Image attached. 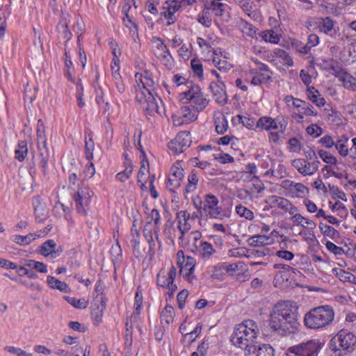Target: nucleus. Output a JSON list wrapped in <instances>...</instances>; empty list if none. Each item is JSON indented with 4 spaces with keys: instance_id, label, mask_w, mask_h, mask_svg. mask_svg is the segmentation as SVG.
<instances>
[{
    "instance_id": "f257e3e1",
    "label": "nucleus",
    "mask_w": 356,
    "mask_h": 356,
    "mask_svg": "<svg viewBox=\"0 0 356 356\" xmlns=\"http://www.w3.org/2000/svg\"><path fill=\"white\" fill-rule=\"evenodd\" d=\"M298 310L295 302L284 301L277 303L270 313V329L282 336L295 333L300 325Z\"/></svg>"
},
{
    "instance_id": "f03ea898",
    "label": "nucleus",
    "mask_w": 356,
    "mask_h": 356,
    "mask_svg": "<svg viewBox=\"0 0 356 356\" xmlns=\"http://www.w3.org/2000/svg\"><path fill=\"white\" fill-rule=\"evenodd\" d=\"M259 329L252 320H245L236 325L234 333L232 335L231 341L232 343L246 352L249 348L254 345L257 337Z\"/></svg>"
},
{
    "instance_id": "7ed1b4c3",
    "label": "nucleus",
    "mask_w": 356,
    "mask_h": 356,
    "mask_svg": "<svg viewBox=\"0 0 356 356\" xmlns=\"http://www.w3.org/2000/svg\"><path fill=\"white\" fill-rule=\"evenodd\" d=\"M334 312L330 305L315 307L307 312L304 323L310 329H318L329 325L334 319Z\"/></svg>"
},
{
    "instance_id": "20e7f679",
    "label": "nucleus",
    "mask_w": 356,
    "mask_h": 356,
    "mask_svg": "<svg viewBox=\"0 0 356 356\" xmlns=\"http://www.w3.org/2000/svg\"><path fill=\"white\" fill-rule=\"evenodd\" d=\"M356 345V336L346 330H340L329 342V348L334 356H343L353 351Z\"/></svg>"
},
{
    "instance_id": "39448f33",
    "label": "nucleus",
    "mask_w": 356,
    "mask_h": 356,
    "mask_svg": "<svg viewBox=\"0 0 356 356\" xmlns=\"http://www.w3.org/2000/svg\"><path fill=\"white\" fill-rule=\"evenodd\" d=\"M151 90H146L147 93L145 91L137 92L136 98L141 104L147 116L152 115L154 112L162 115L165 112L162 100L158 97L156 92H152Z\"/></svg>"
},
{
    "instance_id": "423d86ee",
    "label": "nucleus",
    "mask_w": 356,
    "mask_h": 356,
    "mask_svg": "<svg viewBox=\"0 0 356 356\" xmlns=\"http://www.w3.org/2000/svg\"><path fill=\"white\" fill-rule=\"evenodd\" d=\"M180 97L184 103L191 102L195 112L202 111L209 103V99L197 85L192 87L191 90L182 91Z\"/></svg>"
},
{
    "instance_id": "0eeeda50",
    "label": "nucleus",
    "mask_w": 356,
    "mask_h": 356,
    "mask_svg": "<svg viewBox=\"0 0 356 356\" xmlns=\"http://www.w3.org/2000/svg\"><path fill=\"white\" fill-rule=\"evenodd\" d=\"M322 346L323 343L319 339H311L289 347L286 355L288 356H318Z\"/></svg>"
},
{
    "instance_id": "6e6552de",
    "label": "nucleus",
    "mask_w": 356,
    "mask_h": 356,
    "mask_svg": "<svg viewBox=\"0 0 356 356\" xmlns=\"http://www.w3.org/2000/svg\"><path fill=\"white\" fill-rule=\"evenodd\" d=\"M93 193L86 186H79L74 193L73 200L77 212L81 216H86Z\"/></svg>"
},
{
    "instance_id": "1a4fd4ad",
    "label": "nucleus",
    "mask_w": 356,
    "mask_h": 356,
    "mask_svg": "<svg viewBox=\"0 0 356 356\" xmlns=\"http://www.w3.org/2000/svg\"><path fill=\"white\" fill-rule=\"evenodd\" d=\"M177 269L174 266H172L168 273L162 269L157 275L156 283L158 286L168 289L170 296L177 290V285L174 284Z\"/></svg>"
},
{
    "instance_id": "9d476101",
    "label": "nucleus",
    "mask_w": 356,
    "mask_h": 356,
    "mask_svg": "<svg viewBox=\"0 0 356 356\" xmlns=\"http://www.w3.org/2000/svg\"><path fill=\"white\" fill-rule=\"evenodd\" d=\"M218 198L212 194H207L204 196L202 212L206 216L212 218L222 219L225 215L222 213L221 209L218 206Z\"/></svg>"
},
{
    "instance_id": "9b49d317",
    "label": "nucleus",
    "mask_w": 356,
    "mask_h": 356,
    "mask_svg": "<svg viewBox=\"0 0 356 356\" xmlns=\"http://www.w3.org/2000/svg\"><path fill=\"white\" fill-rule=\"evenodd\" d=\"M191 144V137L188 131L179 132L175 138L168 144V149L173 154L183 152Z\"/></svg>"
},
{
    "instance_id": "f8f14e48",
    "label": "nucleus",
    "mask_w": 356,
    "mask_h": 356,
    "mask_svg": "<svg viewBox=\"0 0 356 356\" xmlns=\"http://www.w3.org/2000/svg\"><path fill=\"white\" fill-rule=\"evenodd\" d=\"M106 307L105 296L96 295L94 297L91 317L95 325H98L102 320L104 311Z\"/></svg>"
},
{
    "instance_id": "ddd939ff",
    "label": "nucleus",
    "mask_w": 356,
    "mask_h": 356,
    "mask_svg": "<svg viewBox=\"0 0 356 356\" xmlns=\"http://www.w3.org/2000/svg\"><path fill=\"white\" fill-rule=\"evenodd\" d=\"M191 220V214L186 210L180 211L176 215V220L177 221V228L181 234L179 237V239H182L186 233H187L191 228V225L189 222Z\"/></svg>"
},
{
    "instance_id": "4468645a",
    "label": "nucleus",
    "mask_w": 356,
    "mask_h": 356,
    "mask_svg": "<svg viewBox=\"0 0 356 356\" xmlns=\"http://www.w3.org/2000/svg\"><path fill=\"white\" fill-rule=\"evenodd\" d=\"M225 88L224 83H216L215 81L211 82L209 86L213 97L216 102L220 105H225L227 103V95Z\"/></svg>"
},
{
    "instance_id": "2eb2a0df",
    "label": "nucleus",
    "mask_w": 356,
    "mask_h": 356,
    "mask_svg": "<svg viewBox=\"0 0 356 356\" xmlns=\"http://www.w3.org/2000/svg\"><path fill=\"white\" fill-rule=\"evenodd\" d=\"M195 263V259L189 256L185 258L184 261H178L180 273H183L184 276L186 277L189 282H191L193 279H196V277L193 275Z\"/></svg>"
},
{
    "instance_id": "dca6fc26",
    "label": "nucleus",
    "mask_w": 356,
    "mask_h": 356,
    "mask_svg": "<svg viewBox=\"0 0 356 356\" xmlns=\"http://www.w3.org/2000/svg\"><path fill=\"white\" fill-rule=\"evenodd\" d=\"M248 356H274V349L269 344L257 343L247 351Z\"/></svg>"
},
{
    "instance_id": "f3484780",
    "label": "nucleus",
    "mask_w": 356,
    "mask_h": 356,
    "mask_svg": "<svg viewBox=\"0 0 356 356\" xmlns=\"http://www.w3.org/2000/svg\"><path fill=\"white\" fill-rule=\"evenodd\" d=\"M336 22L330 17L316 18L315 25L320 33L330 34L335 31Z\"/></svg>"
},
{
    "instance_id": "a211bd4d",
    "label": "nucleus",
    "mask_w": 356,
    "mask_h": 356,
    "mask_svg": "<svg viewBox=\"0 0 356 356\" xmlns=\"http://www.w3.org/2000/svg\"><path fill=\"white\" fill-rule=\"evenodd\" d=\"M56 248V244L54 240H47L41 246L40 253L44 257L51 256L52 258H56L63 252V248L60 246L58 248Z\"/></svg>"
},
{
    "instance_id": "6ab92c4d",
    "label": "nucleus",
    "mask_w": 356,
    "mask_h": 356,
    "mask_svg": "<svg viewBox=\"0 0 356 356\" xmlns=\"http://www.w3.org/2000/svg\"><path fill=\"white\" fill-rule=\"evenodd\" d=\"M136 81L139 80L143 86V89L140 88L139 90L136 91L137 92H140V91H145L146 92V90H149L152 89V92H155L154 86L155 82L154 81L151 73L148 71H145L143 74L136 73L135 75Z\"/></svg>"
},
{
    "instance_id": "aec40b11",
    "label": "nucleus",
    "mask_w": 356,
    "mask_h": 356,
    "mask_svg": "<svg viewBox=\"0 0 356 356\" xmlns=\"http://www.w3.org/2000/svg\"><path fill=\"white\" fill-rule=\"evenodd\" d=\"M38 165L41 168L44 177H46L47 175V165L49 160V151L47 145L39 146L38 147Z\"/></svg>"
},
{
    "instance_id": "412c9836",
    "label": "nucleus",
    "mask_w": 356,
    "mask_h": 356,
    "mask_svg": "<svg viewBox=\"0 0 356 356\" xmlns=\"http://www.w3.org/2000/svg\"><path fill=\"white\" fill-rule=\"evenodd\" d=\"M257 127H260L266 130L278 129L281 134H283L286 129V126L282 124L279 125L275 119L269 117L260 118L257 122Z\"/></svg>"
},
{
    "instance_id": "4be33fe9",
    "label": "nucleus",
    "mask_w": 356,
    "mask_h": 356,
    "mask_svg": "<svg viewBox=\"0 0 356 356\" xmlns=\"http://www.w3.org/2000/svg\"><path fill=\"white\" fill-rule=\"evenodd\" d=\"M248 243L252 247H261L273 244L274 238L270 236L257 234L250 237Z\"/></svg>"
},
{
    "instance_id": "5701e85b",
    "label": "nucleus",
    "mask_w": 356,
    "mask_h": 356,
    "mask_svg": "<svg viewBox=\"0 0 356 356\" xmlns=\"http://www.w3.org/2000/svg\"><path fill=\"white\" fill-rule=\"evenodd\" d=\"M207 6H208V8L213 11L214 15L216 16H218L222 17V19L225 18V6L226 5L225 3H220V2H216L214 0H207L206 1Z\"/></svg>"
},
{
    "instance_id": "b1692460",
    "label": "nucleus",
    "mask_w": 356,
    "mask_h": 356,
    "mask_svg": "<svg viewBox=\"0 0 356 356\" xmlns=\"http://www.w3.org/2000/svg\"><path fill=\"white\" fill-rule=\"evenodd\" d=\"M339 80L342 82L346 88L353 91L356 90V78L346 72H340L338 75Z\"/></svg>"
},
{
    "instance_id": "393cba45",
    "label": "nucleus",
    "mask_w": 356,
    "mask_h": 356,
    "mask_svg": "<svg viewBox=\"0 0 356 356\" xmlns=\"http://www.w3.org/2000/svg\"><path fill=\"white\" fill-rule=\"evenodd\" d=\"M172 81L176 87L180 88L183 91L191 90V88L195 86L193 81H188L185 77L179 74L174 75Z\"/></svg>"
},
{
    "instance_id": "a878e982",
    "label": "nucleus",
    "mask_w": 356,
    "mask_h": 356,
    "mask_svg": "<svg viewBox=\"0 0 356 356\" xmlns=\"http://www.w3.org/2000/svg\"><path fill=\"white\" fill-rule=\"evenodd\" d=\"M319 229L324 236H327L334 241L340 238L339 232L330 225L320 222Z\"/></svg>"
},
{
    "instance_id": "bb28decb",
    "label": "nucleus",
    "mask_w": 356,
    "mask_h": 356,
    "mask_svg": "<svg viewBox=\"0 0 356 356\" xmlns=\"http://www.w3.org/2000/svg\"><path fill=\"white\" fill-rule=\"evenodd\" d=\"M47 282L51 288L54 289H58L62 292H67L68 286L65 282H61L54 277L50 275L47 276Z\"/></svg>"
},
{
    "instance_id": "cd10ccee",
    "label": "nucleus",
    "mask_w": 356,
    "mask_h": 356,
    "mask_svg": "<svg viewBox=\"0 0 356 356\" xmlns=\"http://www.w3.org/2000/svg\"><path fill=\"white\" fill-rule=\"evenodd\" d=\"M119 71L120 67L115 70L114 67H112V78L114 81L116 89L119 93L122 94L125 91V86Z\"/></svg>"
},
{
    "instance_id": "c85d7f7f",
    "label": "nucleus",
    "mask_w": 356,
    "mask_h": 356,
    "mask_svg": "<svg viewBox=\"0 0 356 356\" xmlns=\"http://www.w3.org/2000/svg\"><path fill=\"white\" fill-rule=\"evenodd\" d=\"M348 141V138L343 136L341 138L337 140L335 143L334 147L338 150L339 154L341 156H346L350 153V148H348L346 143Z\"/></svg>"
},
{
    "instance_id": "c756f323",
    "label": "nucleus",
    "mask_w": 356,
    "mask_h": 356,
    "mask_svg": "<svg viewBox=\"0 0 356 356\" xmlns=\"http://www.w3.org/2000/svg\"><path fill=\"white\" fill-rule=\"evenodd\" d=\"M41 233L42 232L38 234L30 233L26 236L15 235L13 241L19 245H28L35 240L36 236L40 237Z\"/></svg>"
},
{
    "instance_id": "7c9ffc66",
    "label": "nucleus",
    "mask_w": 356,
    "mask_h": 356,
    "mask_svg": "<svg viewBox=\"0 0 356 356\" xmlns=\"http://www.w3.org/2000/svg\"><path fill=\"white\" fill-rule=\"evenodd\" d=\"M27 152L28 147L26 141L19 140L17 145V148L15 150V158L19 161H22L26 156Z\"/></svg>"
},
{
    "instance_id": "2f4dec72",
    "label": "nucleus",
    "mask_w": 356,
    "mask_h": 356,
    "mask_svg": "<svg viewBox=\"0 0 356 356\" xmlns=\"http://www.w3.org/2000/svg\"><path fill=\"white\" fill-rule=\"evenodd\" d=\"M198 22L205 27H209L211 25V17L210 15V10L205 3L202 14L198 16Z\"/></svg>"
},
{
    "instance_id": "473e14b6",
    "label": "nucleus",
    "mask_w": 356,
    "mask_h": 356,
    "mask_svg": "<svg viewBox=\"0 0 356 356\" xmlns=\"http://www.w3.org/2000/svg\"><path fill=\"white\" fill-rule=\"evenodd\" d=\"M158 40L161 41V42L156 47L157 51L155 52V55L161 61H165V60L168 61V56H170V51L163 42L161 41L159 38H158Z\"/></svg>"
},
{
    "instance_id": "72a5a7b5",
    "label": "nucleus",
    "mask_w": 356,
    "mask_h": 356,
    "mask_svg": "<svg viewBox=\"0 0 356 356\" xmlns=\"http://www.w3.org/2000/svg\"><path fill=\"white\" fill-rule=\"evenodd\" d=\"M175 310L171 305H166L161 314V321H165L167 324L172 323Z\"/></svg>"
},
{
    "instance_id": "f704fd0d",
    "label": "nucleus",
    "mask_w": 356,
    "mask_h": 356,
    "mask_svg": "<svg viewBox=\"0 0 356 356\" xmlns=\"http://www.w3.org/2000/svg\"><path fill=\"white\" fill-rule=\"evenodd\" d=\"M197 171L193 170L188 177V184L186 186L185 190L187 193L191 192L196 188L198 182Z\"/></svg>"
},
{
    "instance_id": "c9c22d12",
    "label": "nucleus",
    "mask_w": 356,
    "mask_h": 356,
    "mask_svg": "<svg viewBox=\"0 0 356 356\" xmlns=\"http://www.w3.org/2000/svg\"><path fill=\"white\" fill-rule=\"evenodd\" d=\"M180 115L184 118H185V120L186 121H193L197 119V112H195L193 110V107H190V106H183L181 108V110H180Z\"/></svg>"
},
{
    "instance_id": "e433bc0d",
    "label": "nucleus",
    "mask_w": 356,
    "mask_h": 356,
    "mask_svg": "<svg viewBox=\"0 0 356 356\" xmlns=\"http://www.w3.org/2000/svg\"><path fill=\"white\" fill-rule=\"evenodd\" d=\"M245 264L242 261L225 265L223 269L230 275H234L238 271L244 270Z\"/></svg>"
},
{
    "instance_id": "4c0bfd02",
    "label": "nucleus",
    "mask_w": 356,
    "mask_h": 356,
    "mask_svg": "<svg viewBox=\"0 0 356 356\" xmlns=\"http://www.w3.org/2000/svg\"><path fill=\"white\" fill-rule=\"evenodd\" d=\"M261 38L265 42H268L274 44H277L280 41V38L273 30H266L261 33Z\"/></svg>"
},
{
    "instance_id": "58836bf2",
    "label": "nucleus",
    "mask_w": 356,
    "mask_h": 356,
    "mask_svg": "<svg viewBox=\"0 0 356 356\" xmlns=\"http://www.w3.org/2000/svg\"><path fill=\"white\" fill-rule=\"evenodd\" d=\"M215 252L212 245L209 242H200V252L203 258H209Z\"/></svg>"
},
{
    "instance_id": "ea45409f",
    "label": "nucleus",
    "mask_w": 356,
    "mask_h": 356,
    "mask_svg": "<svg viewBox=\"0 0 356 356\" xmlns=\"http://www.w3.org/2000/svg\"><path fill=\"white\" fill-rule=\"evenodd\" d=\"M25 265L29 268H34L40 273H46L47 272V266L42 262L37 261L33 259L26 261Z\"/></svg>"
},
{
    "instance_id": "a19ab883",
    "label": "nucleus",
    "mask_w": 356,
    "mask_h": 356,
    "mask_svg": "<svg viewBox=\"0 0 356 356\" xmlns=\"http://www.w3.org/2000/svg\"><path fill=\"white\" fill-rule=\"evenodd\" d=\"M191 65L194 75L200 79L203 78V67L200 60L193 58L191 62Z\"/></svg>"
},
{
    "instance_id": "79ce46f5",
    "label": "nucleus",
    "mask_w": 356,
    "mask_h": 356,
    "mask_svg": "<svg viewBox=\"0 0 356 356\" xmlns=\"http://www.w3.org/2000/svg\"><path fill=\"white\" fill-rule=\"evenodd\" d=\"M132 172H133V165L131 164V162H129L127 163V165L126 166L125 169L118 173L116 175V178L122 181V182H124L126 180H127L129 177L131 176V175L132 174Z\"/></svg>"
},
{
    "instance_id": "37998d69",
    "label": "nucleus",
    "mask_w": 356,
    "mask_h": 356,
    "mask_svg": "<svg viewBox=\"0 0 356 356\" xmlns=\"http://www.w3.org/2000/svg\"><path fill=\"white\" fill-rule=\"evenodd\" d=\"M170 176L182 180L184 177V170L181 168V162H176L173 164L170 169Z\"/></svg>"
},
{
    "instance_id": "c03bdc74",
    "label": "nucleus",
    "mask_w": 356,
    "mask_h": 356,
    "mask_svg": "<svg viewBox=\"0 0 356 356\" xmlns=\"http://www.w3.org/2000/svg\"><path fill=\"white\" fill-rule=\"evenodd\" d=\"M318 154L320 158L327 164L334 165L337 163L336 157L325 150L320 149Z\"/></svg>"
},
{
    "instance_id": "a18cd8bd",
    "label": "nucleus",
    "mask_w": 356,
    "mask_h": 356,
    "mask_svg": "<svg viewBox=\"0 0 356 356\" xmlns=\"http://www.w3.org/2000/svg\"><path fill=\"white\" fill-rule=\"evenodd\" d=\"M236 212L239 216L243 217L247 220H251L254 218L253 212L242 205L236 207Z\"/></svg>"
},
{
    "instance_id": "49530a36",
    "label": "nucleus",
    "mask_w": 356,
    "mask_h": 356,
    "mask_svg": "<svg viewBox=\"0 0 356 356\" xmlns=\"http://www.w3.org/2000/svg\"><path fill=\"white\" fill-rule=\"evenodd\" d=\"M241 29L243 33L249 37L254 38L257 35V29L252 24L246 21L242 22Z\"/></svg>"
},
{
    "instance_id": "de8ad7c7",
    "label": "nucleus",
    "mask_w": 356,
    "mask_h": 356,
    "mask_svg": "<svg viewBox=\"0 0 356 356\" xmlns=\"http://www.w3.org/2000/svg\"><path fill=\"white\" fill-rule=\"evenodd\" d=\"M40 123H42V120L38 121L37 129V140L38 147L42 145H47L46 135L44 129L40 127Z\"/></svg>"
},
{
    "instance_id": "09e8293b",
    "label": "nucleus",
    "mask_w": 356,
    "mask_h": 356,
    "mask_svg": "<svg viewBox=\"0 0 356 356\" xmlns=\"http://www.w3.org/2000/svg\"><path fill=\"white\" fill-rule=\"evenodd\" d=\"M271 79V76L267 73H259L253 76L251 83L254 86H259L262 83L267 82Z\"/></svg>"
},
{
    "instance_id": "8fccbe9b",
    "label": "nucleus",
    "mask_w": 356,
    "mask_h": 356,
    "mask_svg": "<svg viewBox=\"0 0 356 356\" xmlns=\"http://www.w3.org/2000/svg\"><path fill=\"white\" fill-rule=\"evenodd\" d=\"M66 299L70 305L78 309H85L88 305V301L86 300L84 298L76 299L75 298L67 297Z\"/></svg>"
},
{
    "instance_id": "3c124183",
    "label": "nucleus",
    "mask_w": 356,
    "mask_h": 356,
    "mask_svg": "<svg viewBox=\"0 0 356 356\" xmlns=\"http://www.w3.org/2000/svg\"><path fill=\"white\" fill-rule=\"evenodd\" d=\"M340 280L343 282H350L356 284V277L350 273H348L344 270L340 269L338 273Z\"/></svg>"
},
{
    "instance_id": "603ef678",
    "label": "nucleus",
    "mask_w": 356,
    "mask_h": 356,
    "mask_svg": "<svg viewBox=\"0 0 356 356\" xmlns=\"http://www.w3.org/2000/svg\"><path fill=\"white\" fill-rule=\"evenodd\" d=\"M85 143L86 158L88 161H91L93 158L94 143L90 138L88 140L86 138Z\"/></svg>"
},
{
    "instance_id": "864d4df0",
    "label": "nucleus",
    "mask_w": 356,
    "mask_h": 356,
    "mask_svg": "<svg viewBox=\"0 0 356 356\" xmlns=\"http://www.w3.org/2000/svg\"><path fill=\"white\" fill-rule=\"evenodd\" d=\"M57 28L67 41L70 40L72 33L68 29L67 23L66 22H60Z\"/></svg>"
},
{
    "instance_id": "5fc2aeb1",
    "label": "nucleus",
    "mask_w": 356,
    "mask_h": 356,
    "mask_svg": "<svg viewBox=\"0 0 356 356\" xmlns=\"http://www.w3.org/2000/svg\"><path fill=\"white\" fill-rule=\"evenodd\" d=\"M228 124L225 118L216 121V130L218 134H223L227 129Z\"/></svg>"
},
{
    "instance_id": "6e6d98bb",
    "label": "nucleus",
    "mask_w": 356,
    "mask_h": 356,
    "mask_svg": "<svg viewBox=\"0 0 356 356\" xmlns=\"http://www.w3.org/2000/svg\"><path fill=\"white\" fill-rule=\"evenodd\" d=\"M239 123L249 129H252L255 126V120L252 118L238 115Z\"/></svg>"
},
{
    "instance_id": "4d7b16f0",
    "label": "nucleus",
    "mask_w": 356,
    "mask_h": 356,
    "mask_svg": "<svg viewBox=\"0 0 356 356\" xmlns=\"http://www.w3.org/2000/svg\"><path fill=\"white\" fill-rule=\"evenodd\" d=\"M163 9L167 10L166 11H164L161 14L168 19H170L171 22H168V25L173 24L176 19L175 17V13H176L175 10L171 9L170 6H168V5H165L163 6Z\"/></svg>"
},
{
    "instance_id": "13d9d810",
    "label": "nucleus",
    "mask_w": 356,
    "mask_h": 356,
    "mask_svg": "<svg viewBox=\"0 0 356 356\" xmlns=\"http://www.w3.org/2000/svg\"><path fill=\"white\" fill-rule=\"evenodd\" d=\"M328 187L332 193L333 198H338L343 201L347 200L345 193L339 190L338 187L330 184L328 185Z\"/></svg>"
},
{
    "instance_id": "bf43d9fd",
    "label": "nucleus",
    "mask_w": 356,
    "mask_h": 356,
    "mask_svg": "<svg viewBox=\"0 0 356 356\" xmlns=\"http://www.w3.org/2000/svg\"><path fill=\"white\" fill-rule=\"evenodd\" d=\"M7 352L15 354L17 356H32L31 353H28L26 351L22 350L19 348L15 347V346H7L4 348Z\"/></svg>"
},
{
    "instance_id": "052dcab7",
    "label": "nucleus",
    "mask_w": 356,
    "mask_h": 356,
    "mask_svg": "<svg viewBox=\"0 0 356 356\" xmlns=\"http://www.w3.org/2000/svg\"><path fill=\"white\" fill-rule=\"evenodd\" d=\"M291 193H295L297 196L309 193V189L305 185L301 183H296L295 186L293 187Z\"/></svg>"
},
{
    "instance_id": "680f3d73",
    "label": "nucleus",
    "mask_w": 356,
    "mask_h": 356,
    "mask_svg": "<svg viewBox=\"0 0 356 356\" xmlns=\"http://www.w3.org/2000/svg\"><path fill=\"white\" fill-rule=\"evenodd\" d=\"M181 181L182 180L177 178L169 176L167 182V188H168L171 192H174L175 188L180 186Z\"/></svg>"
},
{
    "instance_id": "e2e57ef3",
    "label": "nucleus",
    "mask_w": 356,
    "mask_h": 356,
    "mask_svg": "<svg viewBox=\"0 0 356 356\" xmlns=\"http://www.w3.org/2000/svg\"><path fill=\"white\" fill-rule=\"evenodd\" d=\"M326 248L335 255H341L343 252V249L341 247L336 245L331 241H327L325 243Z\"/></svg>"
},
{
    "instance_id": "0e129e2a",
    "label": "nucleus",
    "mask_w": 356,
    "mask_h": 356,
    "mask_svg": "<svg viewBox=\"0 0 356 356\" xmlns=\"http://www.w3.org/2000/svg\"><path fill=\"white\" fill-rule=\"evenodd\" d=\"M215 159L220 163H233L234 158L228 154H218L215 155Z\"/></svg>"
},
{
    "instance_id": "69168bd1",
    "label": "nucleus",
    "mask_w": 356,
    "mask_h": 356,
    "mask_svg": "<svg viewBox=\"0 0 356 356\" xmlns=\"http://www.w3.org/2000/svg\"><path fill=\"white\" fill-rule=\"evenodd\" d=\"M291 165L302 175V170H305L304 168L306 165V160L304 159H296L292 161Z\"/></svg>"
},
{
    "instance_id": "338daca9",
    "label": "nucleus",
    "mask_w": 356,
    "mask_h": 356,
    "mask_svg": "<svg viewBox=\"0 0 356 356\" xmlns=\"http://www.w3.org/2000/svg\"><path fill=\"white\" fill-rule=\"evenodd\" d=\"M319 143L327 148H331L335 145V141L330 135H325L319 140Z\"/></svg>"
},
{
    "instance_id": "774afa93",
    "label": "nucleus",
    "mask_w": 356,
    "mask_h": 356,
    "mask_svg": "<svg viewBox=\"0 0 356 356\" xmlns=\"http://www.w3.org/2000/svg\"><path fill=\"white\" fill-rule=\"evenodd\" d=\"M307 131L309 135L316 138L322 134L323 130L321 127H320L317 124H312L311 126L307 127Z\"/></svg>"
}]
</instances>
